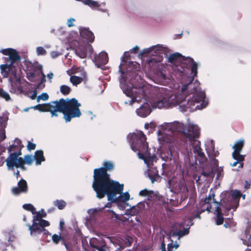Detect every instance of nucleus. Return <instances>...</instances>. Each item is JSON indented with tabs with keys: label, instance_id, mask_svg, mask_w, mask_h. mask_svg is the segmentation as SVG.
<instances>
[{
	"label": "nucleus",
	"instance_id": "1",
	"mask_svg": "<svg viewBox=\"0 0 251 251\" xmlns=\"http://www.w3.org/2000/svg\"><path fill=\"white\" fill-rule=\"evenodd\" d=\"M140 64L136 62L120 63L119 73L120 87L123 93L131 99L130 103L147 96V87L139 75Z\"/></svg>",
	"mask_w": 251,
	"mask_h": 251
},
{
	"label": "nucleus",
	"instance_id": "2",
	"mask_svg": "<svg viewBox=\"0 0 251 251\" xmlns=\"http://www.w3.org/2000/svg\"><path fill=\"white\" fill-rule=\"evenodd\" d=\"M200 65L189 56V112L194 110H202L207 107L209 101L206 97L204 91L200 87V82L198 79V69Z\"/></svg>",
	"mask_w": 251,
	"mask_h": 251
},
{
	"label": "nucleus",
	"instance_id": "3",
	"mask_svg": "<svg viewBox=\"0 0 251 251\" xmlns=\"http://www.w3.org/2000/svg\"><path fill=\"white\" fill-rule=\"evenodd\" d=\"M42 106L43 110H40V112H50L51 117H57L58 116L57 112L61 113L66 123L70 122L73 118H79L81 115L79 109L81 104L75 98H61L58 100L43 103Z\"/></svg>",
	"mask_w": 251,
	"mask_h": 251
},
{
	"label": "nucleus",
	"instance_id": "4",
	"mask_svg": "<svg viewBox=\"0 0 251 251\" xmlns=\"http://www.w3.org/2000/svg\"><path fill=\"white\" fill-rule=\"evenodd\" d=\"M188 82L182 85L180 94L175 95L174 98L169 96V90L165 87H158L155 90V96L158 99L156 101V106L158 108H171L178 105L180 111L185 112L188 108Z\"/></svg>",
	"mask_w": 251,
	"mask_h": 251
},
{
	"label": "nucleus",
	"instance_id": "5",
	"mask_svg": "<svg viewBox=\"0 0 251 251\" xmlns=\"http://www.w3.org/2000/svg\"><path fill=\"white\" fill-rule=\"evenodd\" d=\"M93 177L92 187L99 199L106 196L108 201L114 202L117 193L124 190V184L111 179L110 176L93 174Z\"/></svg>",
	"mask_w": 251,
	"mask_h": 251
},
{
	"label": "nucleus",
	"instance_id": "6",
	"mask_svg": "<svg viewBox=\"0 0 251 251\" xmlns=\"http://www.w3.org/2000/svg\"><path fill=\"white\" fill-rule=\"evenodd\" d=\"M127 138L131 149L134 152L138 151L137 155L139 158L144 160L147 166H149L150 162L153 161L156 158L155 155L151 154L146 135L142 131L129 133Z\"/></svg>",
	"mask_w": 251,
	"mask_h": 251
},
{
	"label": "nucleus",
	"instance_id": "7",
	"mask_svg": "<svg viewBox=\"0 0 251 251\" xmlns=\"http://www.w3.org/2000/svg\"><path fill=\"white\" fill-rule=\"evenodd\" d=\"M200 134V127L189 121V167L193 166V163H191V159L193 158V154L196 164L198 161L199 163H201L206 159L205 154L201 148V141L199 140Z\"/></svg>",
	"mask_w": 251,
	"mask_h": 251
},
{
	"label": "nucleus",
	"instance_id": "8",
	"mask_svg": "<svg viewBox=\"0 0 251 251\" xmlns=\"http://www.w3.org/2000/svg\"><path fill=\"white\" fill-rule=\"evenodd\" d=\"M241 193L240 191L234 190L231 192L225 191L222 192L220 195L221 200L218 201L213 197V202L216 205V207H221L224 209V214L225 216H228L229 212L230 215L227 218L228 219H232L233 212L235 211L239 206V201L241 198Z\"/></svg>",
	"mask_w": 251,
	"mask_h": 251
},
{
	"label": "nucleus",
	"instance_id": "9",
	"mask_svg": "<svg viewBox=\"0 0 251 251\" xmlns=\"http://www.w3.org/2000/svg\"><path fill=\"white\" fill-rule=\"evenodd\" d=\"M180 178L173 177L168 181V188L170 191L173 193L188 192V187L186 185L187 178L188 177V167L187 165L183 167L180 166Z\"/></svg>",
	"mask_w": 251,
	"mask_h": 251
},
{
	"label": "nucleus",
	"instance_id": "10",
	"mask_svg": "<svg viewBox=\"0 0 251 251\" xmlns=\"http://www.w3.org/2000/svg\"><path fill=\"white\" fill-rule=\"evenodd\" d=\"M32 224L30 225L27 223L26 226L28 227V230L30 231L31 236H36L43 233V235H51L49 231L45 228L50 225V222L43 219L44 217L36 213L32 217Z\"/></svg>",
	"mask_w": 251,
	"mask_h": 251
},
{
	"label": "nucleus",
	"instance_id": "11",
	"mask_svg": "<svg viewBox=\"0 0 251 251\" xmlns=\"http://www.w3.org/2000/svg\"><path fill=\"white\" fill-rule=\"evenodd\" d=\"M161 130L170 132L182 137L188 138V118L186 119V123L184 124L179 121L164 123L160 126Z\"/></svg>",
	"mask_w": 251,
	"mask_h": 251
},
{
	"label": "nucleus",
	"instance_id": "12",
	"mask_svg": "<svg viewBox=\"0 0 251 251\" xmlns=\"http://www.w3.org/2000/svg\"><path fill=\"white\" fill-rule=\"evenodd\" d=\"M168 61L176 67L180 75L186 78L188 77V63L187 60L188 56L185 57L178 52L170 54L167 57Z\"/></svg>",
	"mask_w": 251,
	"mask_h": 251
},
{
	"label": "nucleus",
	"instance_id": "13",
	"mask_svg": "<svg viewBox=\"0 0 251 251\" xmlns=\"http://www.w3.org/2000/svg\"><path fill=\"white\" fill-rule=\"evenodd\" d=\"M215 194L214 193H212L211 194L210 193L208 195V196L207 197H206L204 200H201L200 201V205L202 204L203 205H206V207L204 208L201 207V208H197L192 213L191 216H189V228L191 226H193L194 223L192 222V221L198 218L200 219V214L205 211V210H207L208 212L210 211V209L211 208V205L209 203V200H211V199H213V197L214 198Z\"/></svg>",
	"mask_w": 251,
	"mask_h": 251
},
{
	"label": "nucleus",
	"instance_id": "14",
	"mask_svg": "<svg viewBox=\"0 0 251 251\" xmlns=\"http://www.w3.org/2000/svg\"><path fill=\"white\" fill-rule=\"evenodd\" d=\"M184 225L183 223H175L169 232V237L177 236L179 239L188 234V228H184Z\"/></svg>",
	"mask_w": 251,
	"mask_h": 251
},
{
	"label": "nucleus",
	"instance_id": "15",
	"mask_svg": "<svg viewBox=\"0 0 251 251\" xmlns=\"http://www.w3.org/2000/svg\"><path fill=\"white\" fill-rule=\"evenodd\" d=\"M205 151L210 158H213L212 160L213 166L218 167L219 161L215 157L219 154L218 151L215 150V145L214 141L210 140L205 143Z\"/></svg>",
	"mask_w": 251,
	"mask_h": 251
},
{
	"label": "nucleus",
	"instance_id": "16",
	"mask_svg": "<svg viewBox=\"0 0 251 251\" xmlns=\"http://www.w3.org/2000/svg\"><path fill=\"white\" fill-rule=\"evenodd\" d=\"M113 168V163L111 161L105 160L102 162V167L94 169L93 174L110 177V175L107 173V171H111Z\"/></svg>",
	"mask_w": 251,
	"mask_h": 251
},
{
	"label": "nucleus",
	"instance_id": "17",
	"mask_svg": "<svg viewBox=\"0 0 251 251\" xmlns=\"http://www.w3.org/2000/svg\"><path fill=\"white\" fill-rule=\"evenodd\" d=\"M168 48L162 44H157L150 48L144 49L143 52L150 51L149 55L151 56H162V54L166 55Z\"/></svg>",
	"mask_w": 251,
	"mask_h": 251
},
{
	"label": "nucleus",
	"instance_id": "18",
	"mask_svg": "<svg viewBox=\"0 0 251 251\" xmlns=\"http://www.w3.org/2000/svg\"><path fill=\"white\" fill-rule=\"evenodd\" d=\"M93 61L98 68L104 70L106 65L108 61V54L104 51H101L98 54H96Z\"/></svg>",
	"mask_w": 251,
	"mask_h": 251
},
{
	"label": "nucleus",
	"instance_id": "19",
	"mask_svg": "<svg viewBox=\"0 0 251 251\" xmlns=\"http://www.w3.org/2000/svg\"><path fill=\"white\" fill-rule=\"evenodd\" d=\"M152 81L156 84L166 85L169 81V79L165 73L159 69L154 71L152 76Z\"/></svg>",
	"mask_w": 251,
	"mask_h": 251
},
{
	"label": "nucleus",
	"instance_id": "20",
	"mask_svg": "<svg viewBox=\"0 0 251 251\" xmlns=\"http://www.w3.org/2000/svg\"><path fill=\"white\" fill-rule=\"evenodd\" d=\"M16 147V145L12 144L7 148L9 155L6 159L5 162L8 170H13L17 166V158L11 154V152Z\"/></svg>",
	"mask_w": 251,
	"mask_h": 251
},
{
	"label": "nucleus",
	"instance_id": "21",
	"mask_svg": "<svg viewBox=\"0 0 251 251\" xmlns=\"http://www.w3.org/2000/svg\"><path fill=\"white\" fill-rule=\"evenodd\" d=\"M9 59L10 61V65H8L7 64H4L1 66L0 69L2 73L4 72L5 73L9 72L11 65L17 61H20L21 60V57L19 55V53L17 50L14 49L12 50V53L9 55Z\"/></svg>",
	"mask_w": 251,
	"mask_h": 251
},
{
	"label": "nucleus",
	"instance_id": "22",
	"mask_svg": "<svg viewBox=\"0 0 251 251\" xmlns=\"http://www.w3.org/2000/svg\"><path fill=\"white\" fill-rule=\"evenodd\" d=\"M152 109L153 107L151 102L144 101V103L136 109V113L139 116L145 118L150 115Z\"/></svg>",
	"mask_w": 251,
	"mask_h": 251
},
{
	"label": "nucleus",
	"instance_id": "23",
	"mask_svg": "<svg viewBox=\"0 0 251 251\" xmlns=\"http://www.w3.org/2000/svg\"><path fill=\"white\" fill-rule=\"evenodd\" d=\"M28 185L26 181L21 178L17 183V186L13 187L11 189L12 193L15 196L20 195L22 193L25 194L28 191Z\"/></svg>",
	"mask_w": 251,
	"mask_h": 251
},
{
	"label": "nucleus",
	"instance_id": "24",
	"mask_svg": "<svg viewBox=\"0 0 251 251\" xmlns=\"http://www.w3.org/2000/svg\"><path fill=\"white\" fill-rule=\"evenodd\" d=\"M79 33L80 35L85 38L88 42L93 43L94 42L95 36L88 27H81L79 29Z\"/></svg>",
	"mask_w": 251,
	"mask_h": 251
},
{
	"label": "nucleus",
	"instance_id": "25",
	"mask_svg": "<svg viewBox=\"0 0 251 251\" xmlns=\"http://www.w3.org/2000/svg\"><path fill=\"white\" fill-rule=\"evenodd\" d=\"M118 194H119V196L118 197H117V196H115L114 202L116 201H118L120 202H127L129 200H132L133 199V198H130V195L127 191L123 192V190H122L121 192L117 193V195Z\"/></svg>",
	"mask_w": 251,
	"mask_h": 251
},
{
	"label": "nucleus",
	"instance_id": "26",
	"mask_svg": "<svg viewBox=\"0 0 251 251\" xmlns=\"http://www.w3.org/2000/svg\"><path fill=\"white\" fill-rule=\"evenodd\" d=\"M33 158L36 165H40L41 164L42 162L45 161V158L44 156V152L42 150L36 151Z\"/></svg>",
	"mask_w": 251,
	"mask_h": 251
},
{
	"label": "nucleus",
	"instance_id": "27",
	"mask_svg": "<svg viewBox=\"0 0 251 251\" xmlns=\"http://www.w3.org/2000/svg\"><path fill=\"white\" fill-rule=\"evenodd\" d=\"M118 241L124 245L125 247H130L133 242V238L131 236L126 234L120 237Z\"/></svg>",
	"mask_w": 251,
	"mask_h": 251
},
{
	"label": "nucleus",
	"instance_id": "28",
	"mask_svg": "<svg viewBox=\"0 0 251 251\" xmlns=\"http://www.w3.org/2000/svg\"><path fill=\"white\" fill-rule=\"evenodd\" d=\"M214 214L216 215L215 224L217 225H221L223 223L224 218L222 213V208L219 207H216Z\"/></svg>",
	"mask_w": 251,
	"mask_h": 251
},
{
	"label": "nucleus",
	"instance_id": "29",
	"mask_svg": "<svg viewBox=\"0 0 251 251\" xmlns=\"http://www.w3.org/2000/svg\"><path fill=\"white\" fill-rule=\"evenodd\" d=\"M241 240L244 245L248 247L251 246V234L248 229H246L245 233L242 235Z\"/></svg>",
	"mask_w": 251,
	"mask_h": 251
},
{
	"label": "nucleus",
	"instance_id": "30",
	"mask_svg": "<svg viewBox=\"0 0 251 251\" xmlns=\"http://www.w3.org/2000/svg\"><path fill=\"white\" fill-rule=\"evenodd\" d=\"M87 53L86 45L80 47L75 50V54L81 58L86 57Z\"/></svg>",
	"mask_w": 251,
	"mask_h": 251
},
{
	"label": "nucleus",
	"instance_id": "31",
	"mask_svg": "<svg viewBox=\"0 0 251 251\" xmlns=\"http://www.w3.org/2000/svg\"><path fill=\"white\" fill-rule=\"evenodd\" d=\"M52 240L54 243L55 244H57L60 241H62V244H63L65 247L66 249L67 250H69V247L67 243H66L63 237L59 235H57L56 234H54L51 236Z\"/></svg>",
	"mask_w": 251,
	"mask_h": 251
},
{
	"label": "nucleus",
	"instance_id": "32",
	"mask_svg": "<svg viewBox=\"0 0 251 251\" xmlns=\"http://www.w3.org/2000/svg\"><path fill=\"white\" fill-rule=\"evenodd\" d=\"M82 2L85 5H88L93 10H97L98 8L100 6V4L98 1L94 0H84Z\"/></svg>",
	"mask_w": 251,
	"mask_h": 251
},
{
	"label": "nucleus",
	"instance_id": "33",
	"mask_svg": "<svg viewBox=\"0 0 251 251\" xmlns=\"http://www.w3.org/2000/svg\"><path fill=\"white\" fill-rule=\"evenodd\" d=\"M244 145V140L243 139H241L239 140H237L235 142L234 145L233 146V148L234 149V152H236L237 153H240L242 148Z\"/></svg>",
	"mask_w": 251,
	"mask_h": 251
},
{
	"label": "nucleus",
	"instance_id": "34",
	"mask_svg": "<svg viewBox=\"0 0 251 251\" xmlns=\"http://www.w3.org/2000/svg\"><path fill=\"white\" fill-rule=\"evenodd\" d=\"M145 176L146 177H150V176H157L159 177V174L158 173V171L157 170L155 167L151 168L148 169L147 171L145 172Z\"/></svg>",
	"mask_w": 251,
	"mask_h": 251
},
{
	"label": "nucleus",
	"instance_id": "35",
	"mask_svg": "<svg viewBox=\"0 0 251 251\" xmlns=\"http://www.w3.org/2000/svg\"><path fill=\"white\" fill-rule=\"evenodd\" d=\"M83 79L81 77L72 75L70 77V81L73 84V85L77 86L78 84L81 83Z\"/></svg>",
	"mask_w": 251,
	"mask_h": 251
},
{
	"label": "nucleus",
	"instance_id": "36",
	"mask_svg": "<svg viewBox=\"0 0 251 251\" xmlns=\"http://www.w3.org/2000/svg\"><path fill=\"white\" fill-rule=\"evenodd\" d=\"M90 246L95 251V250L98 249L101 245H100V242L99 240L95 238H92L90 239L89 241Z\"/></svg>",
	"mask_w": 251,
	"mask_h": 251
},
{
	"label": "nucleus",
	"instance_id": "37",
	"mask_svg": "<svg viewBox=\"0 0 251 251\" xmlns=\"http://www.w3.org/2000/svg\"><path fill=\"white\" fill-rule=\"evenodd\" d=\"M37 66H35L34 68V70L33 72H30L26 73V78L27 79L31 81L34 82L35 81V78L36 77V73L37 71H38V68H37Z\"/></svg>",
	"mask_w": 251,
	"mask_h": 251
},
{
	"label": "nucleus",
	"instance_id": "38",
	"mask_svg": "<svg viewBox=\"0 0 251 251\" xmlns=\"http://www.w3.org/2000/svg\"><path fill=\"white\" fill-rule=\"evenodd\" d=\"M22 207L25 210L30 211L33 215L35 214L36 213L35 208L31 203H25L23 205Z\"/></svg>",
	"mask_w": 251,
	"mask_h": 251
},
{
	"label": "nucleus",
	"instance_id": "39",
	"mask_svg": "<svg viewBox=\"0 0 251 251\" xmlns=\"http://www.w3.org/2000/svg\"><path fill=\"white\" fill-rule=\"evenodd\" d=\"M60 91L64 96L68 95L71 91V88L68 85L63 84L60 87Z\"/></svg>",
	"mask_w": 251,
	"mask_h": 251
},
{
	"label": "nucleus",
	"instance_id": "40",
	"mask_svg": "<svg viewBox=\"0 0 251 251\" xmlns=\"http://www.w3.org/2000/svg\"><path fill=\"white\" fill-rule=\"evenodd\" d=\"M103 209V207H96L95 208L89 209L87 210V213L89 215V216H95V214L101 211Z\"/></svg>",
	"mask_w": 251,
	"mask_h": 251
},
{
	"label": "nucleus",
	"instance_id": "41",
	"mask_svg": "<svg viewBox=\"0 0 251 251\" xmlns=\"http://www.w3.org/2000/svg\"><path fill=\"white\" fill-rule=\"evenodd\" d=\"M8 120L7 112L3 113L2 116H0V127H5Z\"/></svg>",
	"mask_w": 251,
	"mask_h": 251
},
{
	"label": "nucleus",
	"instance_id": "42",
	"mask_svg": "<svg viewBox=\"0 0 251 251\" xmlns=\"http://www.w3.org/2000/svg\"><path fill=\"white\" fill-rule=\"evenodd\" d=\"M37 68L38 69V72L37 73V74L39 75L40 74L42 75V77L41 78L40 81L41 83L44 84V83L46 81V75L44 74L43 72L42 66L41 65H37Z\"/></svg>",
	"mask_w": 251,
	"mask_h": 251
},
{
	"label": "nucleus",
	"instance_id": "43",
	"mask_svg": "<svg viewBox=\"0 0 251 251\" xmlns=\"http://www.w3.org/2000/svg\"><path fill=\"white\" fill-rule=\"evenodd\" d=\"M0 98L4 99L6 101H9L11 100L9 93L1 88H0Z\"/></svg>",
	"mask_w": 251,
	"mask_h": 251
},
{
	"label": "nucleus",
	"instance_id": "44",
	"mask_svg": "<svg viewBox=\"0 0 251 251\" xmlns=\"http://www.w3.org/2000/svg\"><path fill=\"white\" fill-rule=\"evenodd\" d=\"M54 205L56 206L59 210L63 209L66 205V202L63 200H56L54 202Z\"/></svg>",
	"mask_w": 251,
	"mask_h": 251
},
{
	"label": "nucleus",
	"instance_id": "45",
	"mask_svg": "<svg viewBox=\"0 0 251 251\" xmlns=\"http://www.w3.org/2000/svg\"><path fill=\"white\" fill-rule=\"evenodd\" d=\"M34 160L33 156L30 154H26L24 157V161L27 165H31Z\"/></svg>",
	"mask_w": 251,
	"mask_h": 251
},
{
	"label": "nucleus",
	"instance_id": "46",
	"mask_svg": "<svg viewBox=\"0 0 251 251\" xmlns=\"http://www.w3.org/2000/svg\"><path fill=\"white\" fill-rule=\"evenodd\" d=\"M153 193V191L152 190H148L146 189H144L143 190H141L139 192V195L142 196H151Z\"/></svg>",
	"mask_w": 251,
	"mask_h": 251
},
{
	"label": "nucleus",
	"instance_id": "47",
	"mask_svg": "<svg viewBox=\"0 0 251 251\" xmlns=\"http://www.w3.org/2000/svg\"><path fill=\"white\" fill-rule=\"evenodd\" d=\"M36 53L38 55H44L46 50L42 47H38L36 48Z\"/></svg>",
	"mask_w": 251,
	"mask_h": 251
},
{
	"label": "nucleus",
	"instance_id": "48",
	"mask_svg": "<svg viewBox=\"0 0 251 251\" xmlns=\"http://www.w3.org/2000/svg\"><path fill=\"white\" fill-rule=\"evenodd\" d=\"M65 33L66 31L64 30V27H60L56 30L55 35L56 36H61L65 35Z\"/></svg>",
	"mask_w": 251,
	"mask_h": 251
},
{
	"label": "nucleus",
	"instance_id": "49",
	"mask_svg": "<svg viewBox=\"0 0 251 251\" xmlns=\"http://www.w3.org/2000/svg\"><path fill=\"white\" fill-rule=\"evenodd\" d=\"M14 50L12 48H7L2 50L0 52L5 55H8L9 57V55L12 53V50Z\"/></svg>",
	"mask_w": 251,
	"mask_h": 251
},
{
	"label": "nucleus",
	"instance_id": "50",
	"mask_svg": "<svg viewBox=\"0 0 251 251\" xmlns=\"http://www.w3.org/2000/svg\"><path fill=\"white\" fill-rule=\"evenodd\" d=\"M129 208L132 211L133 215H136L139 212V209L137 208V204L135 205L130 206Z\"/></svg>",
	"mask_w": 251,
	"mask_h": 251
},
{
	"label": "nucleus",
	"instance_id": "51",
	"mask_svg": "<svg viewBox=\"0 0 251 251\" xmlns=\"http://www.w3.org/2000/svg\"><path fill=\"white\" fill-rule=\"evenodd\" d=\"M201 175L205 177H208V176H214L213 169H211L209 172H206V171H204L203 170L202 172H201Z\"/></svg>",
	"mask_w": 251,
	"mask_h": 251
},
{
	"label": "nucleus",
	"instance_id": "52",
	"mask_svg": "<svg viewBox=\"0 0 251 251\" xmlns=\"http://www.w3.org/2000/svg\"><path fill=\"white\" fill-rule=\"evenodd\" d=\"M36 146V145L35 143H32L30 141H28L27 145V150L29 151L33 150L35 149Z\"/></svg>",
	"mask_w": 251,
	"mask_h": 251
},
{
	"label": "nucleus",
	"instance_id": "53",
	"mask_svg": "<svg viewBox=\"0 0 251 251\" xmlns=\"http://www.w3.org/2000/svg\"><path fill=\"white\" fill-rule=\"evenodd\" d=\"M216 172L217 173V176L216 178L218 179L220 177H221L223 174V170L222 167H217L216 170Z\"/></svg>",
	"mask_w": 251,
	"mask_h": 251
},
{
	"label": "nucleus",
	"instance_id": "54",
	"mask_svg": "<svg viewBox=\"0 0 251 251\" xmlns=\"http://www.w3.org/2000/svg\"><path fill=\"white\" fill-rule=\"evenodd\" d=\"M49 95L46 92H43L41 94L39 95V99H41L42 100L46 101L49 99Z\"/></svg>",
	"mask_w": 251,
	"mask_h": 251
},
{
	"label": "nucleus",
	"instance_id": "55",
	"mask_svg": "<svg viewBox=\"0 0 251 251\" xmlns=\"http://www.w3.org/2000/svg\"><path fill=\"white\" fill-rule=\"evenodd\" d=\"M238 163H239V166H238V169H236V171H239L241 168H243V163H241L237 160H236V161H235L233 163H230V165L233 167H234V166H236L237 165V164Z\"/></svg>",
	"mask_w": 251,
	"mask_h": 251
},
{
	"label": "nucleus",
	"instance_id": "56",
	"mask_svg": "<svg viewBox=\"0 0 251 251\" xmlns=\"http://www.w3.org/2000/svg\"><path fill=\"white\" fill-rule=\"evenodd\" d=\"M75 21V20L74 18H70L67 21V26L69 27L74 26V24H73V23Z\"/></svg>",
	"mask_w": 251,
	"mask_h": 251
},
{
	"label": "nucleus",
	"instance_id": "57",
	"mask_svg": "<svg viewBox=\"0 0 251 251\" xmlns=\"http://www.w3.org/2000/svg\"><path fill=\"white\" fill-rule=\"evenodd\" d=\"M115 203H117V206L120 210H124L126 209L125 206L124 204V202L116 201Z\"/></svg>",
	"mask_w": 251,
	"mask_h": 251
},
{
	"label": "nucleus",
	"instance_id": "58",
	"mask_svg": "<svg viewBox=\"0 0 251 251\" xmlns=\"http://www.w3.org/2000/svg\"><path fill=\"white\" fill-rule=\"evenodd\" d=\"M137 204V208L139 209V211L140 210L145 209V202L144 201H140V202H138Z\"/></svg>",
	"mask_w": 251,
	"mask_h": 251
},
{
	"label": "nucleus",
	"instance_id": "59",
	"mask_svg": "<svg viewBox=\"0 0 251 251\" xmlns=\"http://www.w3.org/2000/svg\"><path fill=\"white\" fill-rule=\"evenodd\" d=\"M107 212L112 213L114 215V217L116 220L121 221L122 219L120 218L119 215L118 214L116 213L115 211L111 209H108Z\"/></svg>",
	"mask_w": 251,
	"mask_h": 251
},
{
	"label": "nucleus",
	"instance_id": "60",
	"mask_svg": "<svg viewBox=\"0 0 251 251\" xmlns=\"http://www.w3.org/2000/svg\"><path fill=\"white\" fill-rule=\"evenodd\" d=\"M60 54L61 53L59 52L56 51H52L50 52V56L52 58H55Z\"/></svg>",
	"mask_w": 251,
	"mask_h": 251
},
{
	"label": "nucleus",
	"instance_id": "61",
	"mask_svg": "<svg viewBox=\"0 0 251 251\" xmlns=\"http://www.w3.org/2000/svg\"><path fill=\"white\" fill-rule=\"evenodd\" d=\"M128 52V51H125L123 56L121 57V63H126V62L124 60V58L126 57H129L130 56L129 55H126V54Z\"/></svg>",
	"mask_w": 251,
	"mask_h": 251
},
{
	"label": "nucleus",
	"instance_id": "62",
	"mask_svg": "<svg viewBox=\"0 0 251 251\" xmlns=\"http://www.w3.org/2000/svg\"><path fill=\"white\" fill-rule=\"evenodd\" d=\"M87 52H89L90 55H91L93 52V48L92 45L89 44L86 45Z\"/></svg>",
	"mask_w": 251,
	"mask_h": 251
},
{
	"label": "nucleus",
	"instance_id": "63",
	"mask_svg": "<svg viewBox=\"0 0 251 251\" xmlns=\"http://www.w3.org/2000/svg\"><path fill=\"white\" fill-rule=\"evenodd\" d=\"M45 84L41 83V82L40 81L39 82L37 83V84L36 86L35 89H42L45 87Z\"/></svg>",
	"mask_w": 251,
	"mask_h": 251
},
{
	"label": "nucleus",
	"instance_id": "64",
	"mask_svg": "<svg viewBox=\"0 0 251 251\" xmlns=\"http://www.w3.org/2000/svg\"><path fill=\"white\" fill-rule=\"evenodd\" d=\"M36 213L45 218H46L47 216V213L45 212L43 209H41L39 211L36 212Z\"/></svg>",
	"mask_w": 251,
	"mask_h": 251
}]
</instances>
